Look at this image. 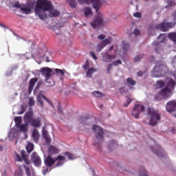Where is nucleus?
I'll return each mask as SVG.
<instances>
[{
    "mask_svg": "<svg viewBox=\"0 0 176 176\" xmlns=\"http://www.w3.org/2000/svg\"><path fill=\"white\" fill-rule=\"evenodd\" d=\"M147 115L150 116V126H156L162 120V116L153 108L148 107L147 109Z\"/></svg>",
    "mask_w": 176,
    "mask_h": 176,
    "instance_id": "nucleus-6",
    "label": "nucleus"
},
{
    "mask_svg": "<svg viewBox=\"0 0 176 176\" xmlns=\"http://www.w3.org/2000/svg\"><path fill=\"white\" fill-rule=\"evenodd\" d=\"M120 92L121 94H124V93H126V90L124 89V87L120 88Z\"/></svg>",
    "mask_w": 176,
    "mask_h": 176,
    "instance_id": "nucleus-55",
    "label": "nucleus"
},
{
    "mask_svg": "<svg viewBox=\"0 0 176 176\" xmlns=\"http://www.w3.org/2000/svg\"><path fill=\"white\" fill-rule=\"evenodd\" d=\"M166 87H168L170 90L174 89L175 87V81L173 78H170Z\"/></svg>",
    "mask_w": 176,
    "mask_h": 176,
    "instance_id": "nucleus-24",
    "label": "nucleus"
},
{
    "mask_svg": "<svg viewBox=\"0 0 176 176\" xmlns=\"http://www.w3.org/2000/svg\"><path fill=\"white\" fill-rule=\"evenodd\" d=\"M102 61H104V63H112L113 60H116V56L109 55V54H107V52H104L102 53Z\"/></svg>",
    "mask_w": 176,
    "mask_h": 176,
    "instance_id": "nucleus-14",
    "label": "nucleus"
},
{
    "mask_svg": "<svg viewBox=\"0 0 176 176\" xmlns=\"http://www.w3.org/2000/svg\"><path fill=\"white\" fill-rule=\"evenodd\" d=\"M2 149H3V147L1 145H0V151H2Z\"/></svg>",
    "mask_w": 176,
    "mask_h": 176,
    "instance_id": "nucleus-63",
    "label": "nucleus"
},
{
    "mask_svg": "<svg viewBox=\"0 0 176 176\" xmlns=\"http://www.w3.org/2000/svg\"><path fill=\"white\" fill-rule=\"evenodd\" d=\"M22 122H23V118L21 117H15L14 122H15L16 127H17L18 126H20Z\"/></svg>",
    "mask_w": 176,
    "mask_h": 176,
    "instance_id": "nucleus-29",
    "label": "nucleus"
},
{
    "mask_svg": "<svg viewBox=\"0 0 176 176\" xmlns=\"http://www.w3.org/2000/svg\"><path fill=\"white\" fill-rule=\"evenodd\" d=\"M27 111V109L25 108V106H21L20 112L18 113L19 115H23L24 112Z\"/></svg>",
    "mask_w": 176,
    "mask_h": 176,
    "instance_id": "nucleus-45",
    "label": "nucleus"
},
{
    "mask_svg": "<svg viewBox=\"0 0 176 176\" xmlns=\"http://www.w3.org/2000/svg\"><path fill=\"white\" fill-rule=\"evenodd\" d=\"M172 91L168 87H165L160 91V94L164 100H167L171 97Z\"/></svg>",
    "mask_w": 176,
    "mask_h": 176,
    "instance_id": "nucleus-15",
    "label": "nucleus"
},
{
    "mask_svg": "<svg viewBox=\"0 0 176 176\" xmlns=\"http://www.w3.org/2000/svg\"><path fill=\"white\" fill-rule=\"evenodd\" d=\"M143 74H144V72L142 71H140L137 74L138 76H142Z\"/></svg>",
    "mask_w": 176,
    "mask_h": 176,
    "instance_id": "nucleus-59",
    "label": "nucleus"
},
{
    "mask_svg": "<svg viewBox=\"0 0 176 176\" xmlns=\"http://www.w3.org/2000/svg\"><path fill=\"white\" fill-rule=\"evenodd\" d=\"M109 50H110V51L113 50V46H111L110 48H109Z\"/></svg>",
    "mask_w": 176,
    "mask_h": 176,
    "instance_id": "nucleus-62",
    "label": "nucleus"
},
{
    "mask_svg": "<svg viewBox=\"0 0 176 176\" xmlns=\"http://www.w3.org/2000/svg\"><path fill=\"white\" fill-rule=\"evenodd\" d=\"M58 111L59 113H63V108H61L60 105L58 106Z\"/></svg>",
    "mask_w": 176,
    "mask_h": 176,
    "instance_id": "nucleus-56",
    "label": "nucleus"
},
{
    "mask_svg": "<svg viewBox=\"0 0 176 176\" xmlns=\"http://www.w3.org/2000/svg\"><path fill=\"white\" fill-rule=\"evenodd\" d=\"M48 153H50V155H57V153H60V149L56 146L51 145L49 146Z\"/></svg>",
    "mask_w": 176,
    "mask_h": 176,
    "instance_id": "nucleus-21",
    "label": "nucleus"
},
{
    "mask_svg": "<svg viewBox=\"0 0 176 176\" xmlns=\"http://www.w3.org/2000/svg\"><path fill=\"white\" fill-rule=\"evenodd\" d=\"M131 101H133V100H131L130 98H128L126 100V103H124V107H125V108H127V107H129V105H130V104L131 103Z\"/></svg>",
    "mask_w": 176,
    "mask_h": 176,
    "instance_id": "nucleus-44",
    "label": "nucleus"
},
{
    "mask_svg": "<svg viewBox=\"0 0 176 176\" xmlns=\"http://www.w3.org/2000/svg\"><path fill=\"white\" fill-rule=\"evenodd\" d=\"M167 3H168V6H175V5H176L175 1H171V0H168Z\"/></svg>",
    "mask_w": 176,
    "mask_h": 176,
    "instance_id": "nucleus-47",
    "label": "nucleus"
},
{
    "mask_svg": "<svg viewBox=\"0 0 176 176\" xmlns=\"http://www.w3.org/2000/svg\"><path fill=\"white\" fill-rule=\"evenodd\" d=\"M116 145V142L115 140H111L108 144L107 148L109 151H111V149H112L113 148H115Z\"/></svg>",
    "mask_w": 176,
    "mask_h": 176,
    "instance_id": "nucleus-34",
    "label": "nucleus"
},
{
    "mask_svg": "<svg viewBox=\"0 0 176 176\" xmlns=\"http://www.w3.org/2000/svg\"><path fill=\"white\" fill-rule=\"evenodd\" d=\"M43 134L44 138H45V135H49L47 134V131H43Z\"/></svg>",
    "mask_w": 176,
    "mask_h": 176,
    "instance_id": "nucleus-60",
    "label": "nucleus"
},
{
    "mask_svg": "<svg viewBox=\"0 0 176 176\" xmlns=\"http://www.w3.org/2000/svg\"><path fill=\"white\" fill-rule=\"evenodd\" d=\"M173 76L176 78V70L173 72Z\"/></svg>",
    "mask_w": 176,
    "mask_h": 176,
    "instance_id": "nucleus-61",
    "label": "nucleus"
},
{
    "mask_svg": "<svg viewBox=\"0 0 176 176\" xmlns=\"http://www.w3.org/2000/svg\"><path fill=\"white\" fill-rule=\"evenodd\" d=\"M141 34V32L138 29H135L134 30V34L135 35H140Z\"/></svg>",
    "mask_w": 176,
    "mask_h": 176,
    "instance_id": "nucleus-54",
    "label": "nucleus"
},
{
    "mask_svg": "<svg viewBox=\"0 0 176 176\" xmlns=\"http://www.w3.org/2000/svg\"><path fill=\"white\" fill-rule=\"evenodd\" d=\"M67 2L72 9H75V8L78 6V2H76V0H67Z\"/></svg>",
    "mask_w": 176,
    "mask_h": 176,
    "instance_id": "nucleus-25",
    "label": "nucleus"
},
{
    "mask_svg": "<svg viewBox=\"0 0 176 176\" xmlns=\"http://www.w3.org/2000/svg\"><path fill=\"white\" fill-rule=\"evenodd\" d=\"M45 164L48 167H53V164L56 162V159H53L52 156L47 155V157L44 160Z\"/></svg>",
    "mask_w": 176,
    "mask_h": 176,
    "instance_id": "nucleus-17",
    "label": "nucleus"
},
{
    "mask_svg": "<svg viewBox=\"0 0 176 176\" xmlns=\"http://www.w3.org/2000/svg\"><path fill=\"white\" fill-rule=\"evenodd\" d=\"M25 124H20L19 126H16L18 129H19L20 131L25 132L27 131V126H28V123L27 124L26 122H25Z\"/></svg>",
    "mask_w": 176,
    "mask_h": 176,
    "instance_id": "nucleus-28",
    "label": "nucleus"
},
{
    "mask_svg": "<svg viewBox=\"0 0 176 176\" xmlns=\"http://www.w3.org/2000/svg\"><path fill=\"white\" fill-rule=\"evenodd\" d=\"M111 65H114L115 67H116V66H118L119 65H122V60H117L114 61Z\"/></svg>",
    "mask_w": 176,
    "mask_h": 176,
    "instance_id": "nucleus-48",
    "label": "nucleus"
},
{
    "mask_svg": "<svg viewBox=\"0 0 176 176\" xmlns=\"http://www.w3.org/2000/svg\"><path fill=\"white\" fill-rule=\"evenodd\" d=\"M167 112H175L176 111V100L169 101L166 106Z\"/></svg>",
    "mask_w": 176,
    "mask_h": 176,
    "instance_id": "nucleus-16",
    "label": "nucleus"
},
{
    "mask_svg": "<svg viewBox=\"0 0 176 176\" xmlns=\"http://www.w3.org/2000/svg\"><path fill=\"white\" fill-rule=\"evenodd\" d=\"M168 38L170 41H173L175 43H176V33L172 32L168 34Z\"/></svg>",
    "mask_w": 176,
    "mask_h": 176,
    "instance_id": "nucleus-32",
    "label": "nucleus"
},
{
    "mask_svg": "<svg viewBox=\"0 0 176 176\" xmlns=\"http://www.w3.org/2000/svg\"><path fill=\"white\" fill-rule=\"evenodd\" d=\"M44 138L46 140V142L47 143L50 142V138L49 137V135H45V138Z\"/></svg>",
    "mask_w": 176,
    "mask_h": 176,
    "instance_id": "nucleus-57",
    "label": "nucleus"
},
{
    "mask_svg": "<svg viewBox=\"0 0 176 176\" xmlns=\"http://www.w3.org/2000/svg\"><path fill=\"white\" fill-rule=\"evenodd\" d=\"M92 130L96 137L95 139L96 144H94V145L95 146H100L104 142V129L98 125L94 124Z\"/></svg>",
    "mask_w": 176,
    "mask_h": 176,
    "instance_id": "nucleus-5",
    "label": "nucleus"
},
{
    "mask_svg": "<svg viewBox=\"0 0 176 176\" xmlns=\"http://www.w3.org/2000/svg\"><path fill=\"white\" fill-rule=\"evenodd\" d=\"M55 74L58 76H64V70H61L60 69H55Z\"/></svg>",
    "mask_w": 176,
    "mask_h": 176,
    "instance_id": "nucleus-37",
    "label": "nucleus"
},
{
    "mask_svg": "<svg viewBox=\"0 0 176 176\" xmlns=\"http://www.w3.org/2000/svg\"><path fill=\"white\" fill-rule=\"evenodd\" d=\"M111 42H112V38L109 37V38H105L100 43L98 44L96 46V52H100L102 49L105 47V46L108 45H111Z\"/></svg>",
    "mask_w": 176,
    "mask_h": 176,
    "instance_id": "nucleus-12",
    "label": "nucleus"
},
{
    "mask_svg": "<svg viewBox=\"0 0 176 176\" xmlns=\"http://www.w3.org/2000/svg\"><path fill=\"white\" fill-rule=\"evenodd\" d=\"M84 14L85 17H89L90 14H93V11L91 10V8L90 7H85L84 8Z\"/></svg>",
    "mask_w": 176,
    "mask_h": 176,
    "instance_id": "nucleus-26",
    "label": "nucleus"
},
{
    "mask_svg": "<svg viewBox=\"0 0 176 176\" xmlns=\"http://www.w3.org/2000/svg\"><path fill=\"white\" fill-rule=\"evenodd\" d=\"M65 162L64 161H60L58 160V162L56 164V167H61L63 164H64Z\"/></svg>",
    "mask_w": 176,
    "mask_h": 176,
    "instance_id": "nucleus-50",
    "label": "nucleus"
},
{
    "mask_svg": "<svg viewBox=\"0 0 176 176\" xmlns=\"http://www.w3.org/2000/svg\"><path fill=\"white\" fill-rule=\"evenodd\" d=\"M96 69L94 68H90L89 69H88V71L87 72V76H89V78L91 76V75H93V74H94V72H96Z\"/></svg>",
    "mask_w": 176,
    "mask_h": 176,
    "instance_id": "nucleus-35",
    "label": "nucleus"
},
{
    "mask_svg": "<svg viewBox=\"0 0 176 176\" xmlns=\"http://www.w3.org/2000/svg\"><path fill=\"white\" fill-rule=\"evenodd\" d=\"M157 87H159V89H162V87H164V85L166 83L163 80H158L157 81Z\"/></svg>",
    "mask_w": 176,
    "mask_h": 176,
    "instance_id": "nucleus-36",
    "label": "nucleus"
},
{
    "mask_svg": "<svg viewBox=\"0 0 176 176\" xmlns=\"http://www.w3.org/2000/svg\"><path fill=\"white\" fill-rule=\"evenodd\" d=\"M122 47L123 49V50H124L125 52H127V50H129V49H130V45L127 43H126V41H122Z\"/></svg>",
    "mask_w": 176,
    "mask_h": 176,
    "instance_id": "nucleus-30",
    "label": "nucleus"
},
{
    "mask_svg": "<svg viewBox=\"0 0 176 176\" xmlns=\"http://www.w3.org/2000/svg\"><path fill=\"white\" fill-rule=\"evenodd\" d=\"M154 100L155 101H160L162 100H164L163 96H162V94H160V91L154 96Z\"/></svg>",
    "mask_w": 176,
    "mask_h": 176,
    "instance_id": "nucleus-33",
    "label": "nucleus"
},
{
    "mask_svg": "<svg viewBox=\"0 0 176 176\" xmlns=\"http://www.w3.org/2000/svg\"><path fill=\"white\" fill-rule=\"evenodd\" d=\"M36 82H38L37 78L30 79L29 82L28 94H31V93H32V90H34V86H35Z\"/></svg>",
    "mask_w": 176,
    "mask_h": 176,
    "instance_id": "nucleus-19",
    "label": "nucleus"
},
{
    "mask_svg": "<svg viewBox=\"0 0 176 176\" xmlns=\"http://www.w3.org/2000/svg\"><path fill=\"white\" fill-rule=\"evenodd\" d=\"M89 65H90V63H89V60H87L85 61V63L82 65V68L84 69H85V71H87V68H89Z\"/></svg>",
    "mask_w": 176,
    "mask_h": 176,
    "instance_id": "nucleus-43",
    "label": "nucleus"
},
{
    "mask_svg": "<svg viewBox=\"0 0 176 176\" xmlns=\"http://www.w3.org/2000/svg\"><path fill=\"white\" fill-rule=\"evenodd\" d=\"M52 8H54V6H53L52 1L49 0H37L34 13L40 20H46L47 19L46 12H49Z\"/></svg>",
    "mask_w": 176,
    "mask_h": 176,
    "instance_id": "nucleus-2",
    "label": "nucleus"
},
{
    "mask_svg": "<svg viewBox=\"0 0 176 176\" xmlns=\"http://www.w3.org/2000/svg\"><path fill=\"white\" fill-rule=\"evenodd\" d=\"M21 157H20V155L17 153H15V160L16 162H23V160L25 162V164H30L31 162L30 160H28V157L25 155V151L22 150L21 151Z\"/></svg>",
    "mask_w": 176,
    "mask_h": 176,
    "instance_id": "nucleus-11",
    "label": "nucleus"
},
{
    "mask_svg": "<svg viewBox=\"0 0 176 176\" xmlns=\"http://www.w3.org/2000/svg\"><path fill=\"white\" fill-rule=\"evenodd\" d=\"M49 12V17H58L60 16V11L54 8H51Z\"/></svg>",
    "mask_w": 176,
    "mask_h": 176,
    "instance_id": "nucleus-23",
    "label": "nucleus"
},
{
    "mask_svg": "<svg viewBox=\"0 0 176 176\" xmlns=\"http://www.w3.org/2000/svg\"><path fill=\"white\" fill-rule=\"evenodd\" d=\"M92 94L95 96L96 97H102V93L98 91H95L92 92Z\"/></svg>",
    "mask_w": 176,
    "mask_h": 176,
    "instance_id": "nucleus-42",
    "label": "nucleus"
},
{
    "mask_svg": "<svg viewBox=\"0 0 176 176\" xmlns=\"http://www.w3.org/2000/svg\"><path fill=\"white\" fill-rule=\"evenodd\" d=\"M29 105L30 107H34L35 105V100L32 98L29 99Z\"/></svg>",
    "mask_w": 176,
    "mask_h": 176,
    "instance_id": "nucleus-46",
    "label": "nucleus"
},
{
    "mask_svg": "<svg viewBox=\"0 0 176 176\" xmlns=\"http://www.w3.org/2000/svg\"><path fill=\"white\" fill-rule=\"evenodd\" d=\"M32 140L34 142H38V141H39V131H38V129H33L32 133Z\"/></svg>",
    "mask_w": 176,
    "mask_h": 176,
    "instance_id": "nucleus-22",
    "label": "nucleus"
},
{
    "mask_svg": "<svg viewBox=\"0 0 176 176\" xmlns=\"http://www.w3.org/2000/svg\"><path fill=\"white\" fill-rule=\"evenodd\" d=\"M126 83H128V85H130L131 86H135V83H137V82L131 78H127Z\"/></svg>",
    "mask_w": 176,
    "mask_h": 176,
    "instance_id": "nucleus-31",
    "label": "nucleus"
},
{
    "mask_svg": "<svg viewBox=\"0 0 176 176\" xmlns=\"http://www.w3.org/2000/svg\"><path fill=\"white\" fill-rule=\"evenodd\" d=\"M25 170V174L27 176H31V170H30V168L26 166H23Z\"/></svg>",
    "mask_w": 176,
    "mask_h": 176,
    "instance_id": "nucleus-41",
    "label": "nucleus"
},
{
    "mask_svg": "<svg viewBox=\"0 0 176 176\" xmlns=\"http://www.w3.org/2000/svg\"><path fill=\"white\" fill-rule=\"evenodd\" d=\"M145 111V107L140 104H136L132 111V116L135 119L140 118V113Z\"/></svg>",
    "mask_w": 176,
    "mask_h": 176,
    "instance_id": "nucleus-9",
    "label": "nucleus"
},
{
    "mask_svg": "<svg viewBox=\"0 0 176 176\" xmlns=\"http://www.w3.org/2000/svg\"><path fill=\"white\" fill-rule=\"evenodd\" d=\"M172 65L174 68H176V56L172 58Z\"/></svg>",
    "mask_w": 176,
    "mask_h": 176,
    "instance_id": "nucleus-51",
    "label": "nucleus"
},
{
    "mask_svg": "<svg viewBox=\"0 0 176 176\" xmlns=\"http://www.w3.org/2000/svg\"><path fill=\"white\" fill-rule=\"evenodd\" d=\"M79 5H90L96 10V15L94 20L90 23L93 28H100L104 24V16L102 13L98 12L101 8V0H77Z\"/></svg>",
    "mask_w": 176,
    "mask_h": 176,
    "instance_id": "nucleus-1",
    "label": "nucleus"
},
{
    "mask_svg": "<svg viewBox=\"0 0 176 176\" xmlns=\"http://www.w3.org/2000/svg\"><path fill=\"white\" fill-rule=\"evenodd\" d=\"M34 6L35 2L34 1H28L25 4H20L19 1H16L12 4V8L20 9L24 14H31Z\"/></svg>",
    "mask_w": 176,
    "mask_h": 176,
    "instance_id": "nucleus-4",
    "label": "nucleus"
},
{
    "mask_svg": "<svg viewBox=\"0 0 176 176\" xmlns=\"http://www.w3.org/2000/svg\"><path fill=\"white\" fill-rule=\"evenodd\" d=\"M142 58H144L143 54L138 55L135 57L134 61H135V63H138V61H141Z\"/></svg>",
    "mask_w": 176,
    "mask_h": 176,
    "instance_id": "nucleus-38",
    "label": "nucleus"
},
{
    "mask_svg": "<svg viewBox=\"0 0 176 176\" xmlns=\"http://www.w3.org/2000/svg\"><path fill=\"white\" fill-rule=\"evenodd\" d=\"M151 150L159 157H166V154L164 153V151H163V149H162L160 146L158 147L157 150H153V148L151 147Z\"/></svg>",
    "mask_w": 176,
    "mask_h": 176,
    "instance_id": "nucleus-18",
    "label": "nucleus"
},
{
    "mask_svg": "<svg viewBox=\"0 0 176 176\" xmlns=\"http://www.w3.org/2000/svg\"><path fill=\"white\" fill-rule=\"evenodd\" d=\"M32 161L33 162L34 166L36 167H41L42 164V160H41V157L36 153H33L31 156Z\"/></svg>",
    "mask_w": 176,
    "mask_h": 176,
    "instance_id": "nucleus-13",
    "label": "nucleus"
},
{
    "mask_svg": "<svg viewBox=\"0 0 176 176\" xmlns=\"http://www.w3.org/2000/svg\"><path fill=\"white\" fill-rule=\"evenodd\" d=\"M57 160L64 162V160H65V157L64 155H59L55 157V161L57 162Z\"/></svg>",
    "mask_w": 176,
    "mask_h": 176,
    "instance_id": "nucleus-40",
    "label": "nucleus"
},
{
    "mask_svg": "<svg viewBox=\"0 0 176 176\" xmlns=\"http://www.w3.org/2000/svg\"><path fill=\"white\" fill-rule=\"evenodd\" d=\"M39 72L44 76L45 82L50 84L51 82L49 80L52 77V69L49 67H42L40 69Z\"/></svg>",
    "mask_w": 176,
    "mask_h": 176,
    "instance_id": "nucleus-10",
    "label": "nucleus"
},
{
    "mask_svg": "<svg viewBox=\"0 0 176 176\" xmlns=\"http://www.w3.org/2000/svg\"><path fill=\"white\" fill-rule=\"evenodd\" d=\"M63 155L65 156H67L69 160H74V155H72V153H68V152H65V153H63Z\"/></svg>",
    "mask_w": 176,
    "mask_h": 176,
    "instance_id": "nucleus-39",
    "label": "nucleus"
},
{
    "mask_svg": "<svg viewBox=\"0 0 176 176\" xmlns=\"http://www.w3.org/2000/svg\"><path fill=\"white\" fill-rule=\"evenodd\" d=\"M89 54L94 58V60H97V56H96L94 52H90Z\"/></svg>",
    "mask_w": 176,
    "mask_h": 176,
    "instance_id": "nucleus-52",
    "label": "nucleus"
},
{
    "mask_svg": "<svg viewBox=\"0 0 176 176\" xmlns=\"http://www.w3.org/2000/svg\"><path fill=\"white\" fill-rule=\"evenodd\" d=\"M166 69L167 65L166 64L156 65L152 70V76L153 78H162V73Z\"/></svg>",
    "mask_w": 176,
    "mask_h": 176,
    "instance_id": "nucleus-8",
    "label": "nucleus"
},
{
    "mask_svg": "<svg viewBox=\"0 0 176 176\" xmlns=\"http://www.w3.org/2000/svg\"><path fill=\"white\" fill-rule=\"evenodd\" d=\"M43 100H45V101H47V102H48V104H50V105H53V103H52L50 100H49V99L46 98V96L42 94L38 95L37 101L39 102L41 107H43Z\"/></svg>",
    "mask_w": 176,
    "mask_h": 176,
    "instance_id": "nucleus-20",
    "label": "nucleus"
},
{
    "mask_svg": "<svg viewBox=\"0 0 176 176\" xmlns=\"http://www.w3.org/2000/svg\"><path fill=\"white\" fill-rule=\"evenodd\" d=\"M97 38H98V39H99V41H105L106 36L104 34H100L98 36Z\"/></svg>",
    "mask_w": 176,
    "mask_h": 176,
    "instance_id": "nucleus-49",
    "label": "nucleus"
},
{
    "mask_svg": "<svg viewBox=\"0 0 176 176\" xmlns=\"http://www.w3.org/2000/svg\"><path fill=\"white\" fill-rule=\"evenodd\" d=\"M47 63H50V60H49L48 58H47V60H46Z\"/></svg>",
    "mask_w": 176,
    "mask_h": 176,
    "instance_id": "nucleus-64",
    "label": "nucleus"
},
{
    "mask_svg": "<svg viewBox=\"0 0 176 176\" xmlns=\"http://www.w3.org/2000/svg\"><path fill=\"white\" fill-rule=\"evenodd\" d=\"M25 148L28 153H31V152L34 151V144L31 143L30 142H28Z\"/></svg>",
    "mask_w": 176,
    "mask_h": 176,
    "instance_id": "nucleus-27",
    "label": "nucleus"
},
{
    "mask_svg": "<svg viewBox=\"0 0 176 176\" xmlns=\"http://www.w3.org/2000/svg\"><path fill=\"white\" fill-rule=\"evenodd\" d=\"M157 39L159 41L160 40V42L157 41H154L153 43V46H154V49L156 52V53H160V52H162V50H163V46H162V45H160V43H163V42H164L166 41V34H160Z\"/></svg>",
    "mask_w": 176,
    "mask_h": 176,
    "instance_id": "nucleus-7",
    "label": "nucleus"
},
{
    "mask_svg": "<svg viewBox=\"0 0 176 176\" xmlns=\"http://www.w3.org/2000/svg\"><path fill=\"white\" fill-rule=\"evenodd\" d=\"M23 120L26 122V124L28 123V124H30L32 127H34L36 129H38V127H41V126H42V120L41 118H34V111L32 109L29 110L25 113Z\"/></svg>",
    "mask_w": 176,
    "mask_h": 176,
    "instance_id": "nucleus-3",
    "label": "nucleus"
},
{
    "mask_svg": "<svg viewBox=\"0 0 176 176\" xmlns=\"http://www.w3.org/2000/svg\"><path fill=\"white\" fill-rule=\"evenodd\" d=\"M134 17H138V19H141V12H136L133 14Z\"/></svg>",
    "mask_w": 176,
    "mask_h": 176,
    "instance_id": "nucleus-53",
    "label": "nucleus"
},
{
    "mask_svg": "<svg viewBox=\"0 0 176 176\" xmlns=\"http://www.w3.org/2000/svg\"><path fill=\"white\" fill-rule=\"evenodd\" d=\"M112 69V64L109 65L108 67H107V72L108 74H109V72H111V69Z\"/></svg>",
    "mask_w": 176,
    "mask_h": 176,
    "instance_id": "nucleus-58",
    "label": "nucleus"
}]
</instances>
